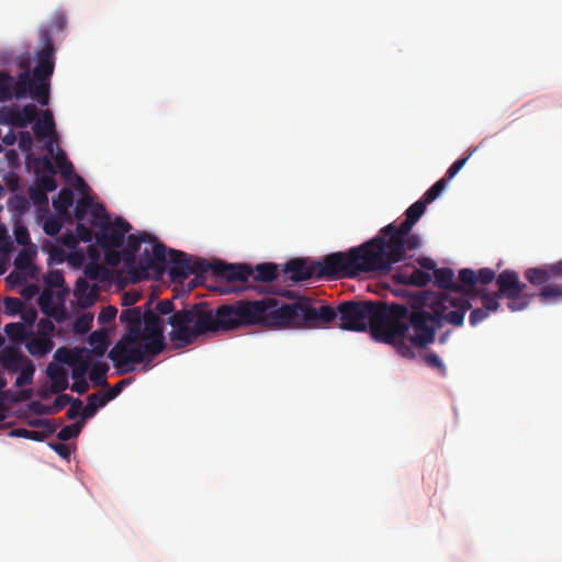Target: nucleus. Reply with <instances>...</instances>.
Segmentation results:
<instances>
[{"instance_id": "obj_26", "label": "nucleus", "mask_w": 562, "mask_h": 562, "mask_svg": "<svg viewBox=\"0 0 562 562\" xmlns=\"http://www.w3.org/2000/svg\"><path fill=\"white\" fill-rule=\"evenodd\" d=\"M109 364L105 362L95 361L91 366L89 378L95 385L108 386L106 373L109 371Z\"/></svg>"}, {"instance_id": "obj_13", "label": "nucleus", "mask_w": 562, "mask_h": 562, "mask_svg": "<svg viewBox=\"0 0 562 562\" xmlns=\"http://www.w3.org/2000/svg\"><path fill=\"white\" fill-rule=\"evenodd\" d=\"M191 257L181 250L167 249L166 263H170L169 276L172 280L183 281L190 276Z\"/></svg>"}, {"instance_id": "obj_50", "label": "nucleus", "mask_w": 562, "mask_h": 562, "mask_svg": "<svg viewBox=\"0 0 562 562\" xmlns=\"http://www.w3.org/2000/svg\"><path fill=\"white\" fill-rule=\"evenodd\" d=\"M472 155V151L469 153L467 157L459 158L456 160L447 170L446 176L443 178L447 179V181L451 180L465 165L469 157Z\"/></svg>"}, {"instance_id": "obj_31", "label": "nucleus", "mask_w": 562, "mask_h": 562, "mask_svg": "<svg viewBox=\"0 0 562 562\" xmlns=\"http://www.w3.org/2000/svg\"><path fill=\"white\" fill-rule=\"evenodd\" d=\"M19 371L21 372L15 380V386L22 387L31 384L35 372L33 362L31 360L26 361Z\"/></svg>"}, {"instance_id": "obj_34", "label": "nucleus", "mask_w": 562, "mask_h": 562, "mask_svg": "<svg viewBox=\"0 0 562 562\" xmlns=\"http://www.w3.org/2000/svg\"><path fill=\"white\" fill-rule=\"evenodd\" d=\"M55 123L50 112L46 111L42 121L34 125V132L36 135L46 136L54 131Z\"/></svg>"}, {"instance_id": "obj_53", "label": "nucleus", "mask_w": 562, "mask_h": 562, "mask_svg": "<svg viewBox=\"0 0 562 562\" xmlns=\"http://www.w3.org/2000/svg\"><path fill=\"white\" fill-rule=\"evenodd\" d=\"M487 317H488L487 312L485 310H483L482 307H477V308L472 310V312L470 313L469 323L471 326H476L481 322L486 319Z\"/></svg>"}, {"instance_id": "obj_20", "label": "nucleus", "mask_w": 562, "mask_h": 562, "mask_svg": "<svg viewBox=\"0 0 562 562\" xmlns=\"http://www.w3.org/2000/svg\"><path fill=\"white\" fill-rule=\"evenodd\" d=\"M29 360L15 348H7L0 352V364L9 372H18Z\"/></svg>"}, {"instance_id": "obj_9", "label": "nucleus", "mask_w": 562, "mask_h": 562, "mask_svg": "<svg viewBox=\"0 0 562 562\" xmlns=\"http://www.w3.org/2000/svg\"><path fill=\"white\" fill-rule=\"evenodd\" d=\"M132 229V225L124 218L117 217L114 222L111 220L98 232L95 240L103 249L120 248L125 238V234Z\"/></svg>"}, {"instance_id": "obj_47", "label": "nucleus", "mask_w": 562, "mask_h": 562, "mask_svg": "<svg viewBox=\"0 0 562 562\" xmlns=\"http://www.w3.org/2000/svg\"><path fill=\"white\" fill-rule=\"evenodd\" d=\"M32 265V256L29 250L22 249L14 259V266L16 269L26 270Z\"/></svg>"}, {"instance_id": "obj_22", "label": "nucleus", "mask_w": 562, "mask_h": 562, "mask_svg": "<svg viewBox=\"0 0 562 562\" xmlns=\"http://www.w3.org/2000/svg\"><path fill=\"white\" fill-rule=\"evenodd\" d=\"M15 98V79L7 71H0V102Z\"/></svg>"}, {"instance_id": "obj_15", "label": "nucleus", "mask_w": 562, "mask_h": 562, "mask_svg": "<svg viewBox=\"0 0 562 562\" xmlns=\"http://www.w3.org/2000/svg\"><path fill=\"white\" fill-rule=\"evenodd\" d=\"M434 276L436 279V284L446 291H449L453 297H456L452 293L460 294L464 296L465 292L469 288H464V285L460 282L454 281L453 270L450 268H438L434 270Z\"/></svg>"}, {"instance_id": "obj_45", "label": "nucleus", "mask_w": 562, "mask_h": 562, "mask_svg": "<svg viewBox=\"0 0 562 562\" xmlns=\"http://www.w3.org/2000/svg\"><path fill=\"white\" fill-rule=\"evenodd\" d=\"M93 317L90 314H82L75 321L74 328L76 333L85 334L92 325Z\"/></svg>"}, {"instance_id": "obj_14", "label": "nucleus", "mask_w": 562, "mask_h": 562, "mask_svg": "<svg viewBox=\"0 0 562 562\" xmlns=\"http://www.w3.org/2000/svg\"><path fill=\"white\" fill-rule=\"evenodd\" d=\"M496 278L495 271L491 268H482L477 271L464 268L461 269L458 274V279L464 288H474L476 284L486 285Z\"/></svg>"}, {"instance_id": "obj_4", "label": "nucleus", "mask_w": 562, "mask_h": 562, "mask_svg": "<svg viewBox=\"0 0 562 562\" xmlns=\"http://www.w3.org/2000/svg\"><path fill=\"white\" fill-rule=\"evenodd\" d=\"M427 203L420 199L405 212L406 218L400 224L391 223L384 226L376 236L359 245L372 273L391 271L393 265L402 261L407 251L417 250L420 239L411 234L413 226L426 211Z\"/></svg>"}, {"instance_id": "obj_56", "label": "nucleus", "mask_w": 562, "mask_h": 562, "mask_svg": "<svg viewBox=\"0 0 562 562\" xmlns=\"http://www.w3.org/2000/svg\"><path fill=\"white\" fill-rule=\"evenodd\" d=\"M142 295L138 291L125 292L123 295V305L132 306L140 300Z\"/></svg>"}, {"instance_id": "obj_3", "label": "nucleus", "mask_w": 562, "mask_h": 562, "mask_svg": "<svg viewBox=\"0 0 562 562\" xmlns=\"http://www.w3.org/2000/svg\"><path fill=\"white\" fill-rule=\"evenodd\" d=\"M472 307L467 299H456L451 294H441L434 303L432 312L416 308L406 312L398 317L395 325L400 327L394 334L392 345L396 352L407 359L415 358V348L424 349L435 341L436 331L442 325V321L454 326H461L465 313Z\"/></svg>"}, {"instance_id": "obj_58", "label": "nucleus", "mask_w": 562, "mask_h": 562, "mask_svg": "<svg viewBox=\"0 0 562 562\" xmlns=\"http://www.w3.org/2000/svg\"><path fill=\"white\" fill-rule=\"evenodd\" d=\"M125 384V381L122 380L119 383H116L113 387L106 391L104 394L105 400L109 402L113 398H115L122 391L123 385Z\"/></svg>"}, {"instance_id": "obj_23", "label": "nucleus", "mask_w": 562, "mask_h": 562, "mask_svg": "<svg viewBox=\"0 0 562 562\" xmlns=\"http://www.w3.org/2000/svg\"><path fill=\"white\" fill-rule=\"evenodd\" d=\"M35 82L29 70L20 72L15 80V99H22L30 94Z\"/></svg>"}, {"instance_id": "obj_11", "label": "nucleus", "mask_w": 562, "mask_h": 562, "mask_svg": "<svg viewBox=\"0 0 562 562\" xmlns=\"http://www.w3.org/2000/svg\"><path fill=\"white\" fill-rule=\"evenodd\" d=\"M498 290L496 296L512 299L525 292L526 284L520 282L519 276L514 270H504L496 278Z\"/></svg>"}, {"instance_id": "obj_10", "label": "nucleus", "mask_w": 562, "mask_h": 562, "mask_svg": "<svg viewBox=\"0 0 562 562\" xmlns=\"http://www.w3.org/2000/svg\"><path fill=\"white\" fill-rule=\"evenodd\" d=\"M213 272L228 282H247L252 276V268L247 263H225L215 262L212 267Z\"/></svg>"}, {"instance_id": "obj_42", "label": "nucleus", "mask_w": 562, "mask_h": 562, "mask_svg": "<svg viewBox=\"0 0 562 562\" xmlns=\"http://www.w3.org/2000/svg\"><path fill=\"white\" fill-rule=\"evenodd\" d=\"M529 297H530L529 295H527L522 292L521 294H518L515 297L507 299L508 300L507 307L512 312L521 311V310L526 308L527 305L529 304Z\"/></svg>"}, {"instance_id": "obj_39", "label": "nucleus", "mask_w": 562, "mask_h": 562, "mask_svg": "<svg viewBox=\"0 0 562 562\" xmlns=\"http://www.w3.org/2000/svg\"><path fill=\"white\" fill-rule=\"evenodd\" d=\"M88 290V283L83 279H79L76 283V294L78 295V300L81 306L87 307L93 304L94 295L92 292L87 295V297L82 296V292Z\"/></svg>"}, {"instance_id": "obj_59", "label": "nucleus", "mask_w": 562, "mask_h": 562, "mask_svg": "<svg viewBox=\"0 0 562 562\" xmlns=\"http://www.w3.org/2000/svg\"><path fill=\"white\" fill-rule=\"evenodd\" d=\"M66 26V18L65 15L61 13V12H57L55 15H54V20L52 22V27L58 30V31H61L64 30Z\"/></svg>"}, {"instance_id": "obj_7", "label": "nucleus", "mask_w": 562, "mask_h": 562, "mask_svg": "<svg viewBox=\"0 0 562 562\" xmlns=\"http://www.w3.org/2000/svg\"><path fill=\"white\" fill-rule=\"evenodd\" d=\"M525 279L535 286H541L539 296L542 301L562 299V260L540 267L528 268Z\"/></svg>"}, {"instance_id": "obj_52", "label": "nucleus", "mask_w": 562, "mask_h": 562, "mask_svg": "<svg viewBox=\"0 0 562 562\" xmlns=\"http://www.w3.org/2000/svg\"><path fill=\"white\" fill-rule=\"evenodd\" d=\"M76 232L78 239L81 241L89 243L93 238L92 229L82 222L77 223Z\"/></svg>"}, {"instance_id": "obj_6", "label": "nucleus", "mask_w": 562, "mask_h": 562, "mask_svg": "<svg viewBox=\"0 0 562 562\" xmlns=\"http://www.w3.org/2000/svg\"><path fill=\"white\" fill-rule=\"evenodd\" d=\"M147 238L151 239V237L146 233L139 235L131 234L127 236L126 246L122 249L124 255V265L128 268V271L135 281L147 278L150 269L159 271L165 270L167 247L157 240H155L153 246V254L150 255L149 250L146 248L140 255L138 261H136V254L140 248V244L146 241Z\"/></svg>"}, {"instance_id": "obj_21", "label": "nucleus", "mask_w": 562, "mask_h": 562, "mask_svg": "<svg viewBox=\"0 0 562 562\" xmlns=\"http://www.w3.org/2000/svg\"><path fill=\"white\" fill-rule=\"evenodd\" d=\"M278 277V266L272 262L259 263L252 269L250 278L255 282H272Z\"/></svg>"}, {"instance_id": "obj_28", "label": "nucleus", "mask_w": 562, "mask_h": 562, "mask_svg": "<svg viewBox=\"0 0 562 562\" xmlns=\"http://www.w3.org/2000/svg\"><path fill=\"white\" fill-rule=\"evenodd\" d=\"M26 349L32 356H44L50 351L52 341L43 337H35L27 341Z\"/></svg>"}, {"instance_id": "obj_36", "label": "nucleus", "mask_w": 562, "mask_h": 562, "mask_svg": "<svg viewBox=\"0 0 562 562\" xmlns=\"http://www.w3.org/2000/svg\"><path fill=\"white\" fill-rule=\"evenodd\" d=\"M72 396L68 394H58L53 404L48 407H43V412L48 415H54L59 413L63 408H65L70 402H72Z\"/></svg>"}, {"instance_id": "obj_43", "label": "nucleus", "mask_w": 562, "mask_h": 562, "mask_svg": "<svg viewBox=\"0 0 562 562\" xmlns=\"http://www.w3.org/2000/svg\"><path fill=\"white\" fill-rule=\"evenodd\" d=\"M11 435L14 437H21L26 439H32L35 441H42L45 439V434L37 430H29L24 428H15L11 431Z\"/></svg>"}, {"instance_id": "obj_12", "label": "nucleus", "mask_w": 562, "mask_h": 562, "mask_svg": "<svg viewBox=\"0 0 562 562\" xmlns=\"http://www.w3.org/2000/svg\"><path fill=\"white\" fill-rule=\"evenodd\" d=\"M80 351L71 352L67 349L59 348L55 352V358L60 361L74 366L71 378L74 380L86 379V374L90 368L91 357L86 356L82 358Z\"/></svg>"}, {"instance_id": "obj_54", "label": "nucleus", "mask_w": 562, "mask_h": 562, "mask_svg": "<svg viewBox=\"0 0 562 562\" xmlns=\"http://www.w3.org/2000/svg\"><path fill=\"white\" fill-rule=\"evenodd\" d=\"M70 407L69 409L67 411V418L68 419H75L77 418L79 415L82 416V402L81 400L79 398H72V402H70Z\"/></svg>"}, {"instance_id": "obj_2", "label": "nucleus", "mask_w": 562, "mask_h": 562, "mask_svg": "<svg viewBox=\"0 0 562 562\" xmlns=\"http://www.w3.org/2000/svg\"><path fill=\"white\" fill-rule=\"evenodd\" d=\"M149 300L142 307H127L121 312L120 321L125 324L126 331L109 351L108 357L113 362L119 374H127L135 369V364L150 363L164 351L165 323L160 315L171 314L167 323L171 326L169 339L175 349L186 348L194 344L201 336L220 331H229L251 325H238L232 328H217L218 311L223 306H233L238 302H255L256 300H237L229 304H222L213 310L207 302L187 304L175 311L172 300H162L157 303L155 311Z\"/></svg>"}, {"instance_id": "obj_38", "label": "nucleus", "mask_w": 562, "mask_h": 562, "mask_svg": "<svg viewBox=\"0 0 562 562\" xmlns=\"http://www.w3.org/2000/svg\"><path fill=\"white\" fill-rule=\"evenodd\" d=\"M55 162L61 173L63 177L65 178H68L72 175L74 172V166L68 160L66 154L64 151H59L56 156H55Z\"/></svg>"}, {"instance_id": "obj_51", "label": "nucleus", "mask_w": 562, "mask_h": 562, "mask_svg": "<svg viewBox=\"0 0 562 562\" xmlns=\"http://www.w3.org/2000/svg\"><path fill=\"white\" fill-rule=\"evenodd\" d=\"M43 228L48 236H56L61 229V224L57 218L49 217L44 222Z\"/></svg>"}, {"instance_id": "obj_40", "label": "nucleus", "mask_w": 562, "mask_h": 562, "mask_svg": "<svg viewBox=\"0 0 562 562\" xmlns=\"http://www.w3.org/2000/svg\"><path fill=\"white\" fill-rule=\"evenodd\" d=\"M18 109L2 108L0 109V124L12 125L18 127Z\"/></svg>"}, {"instance_id": "obj_35", "label": "nucleus", "mask_w": 562, "mask_h": 562, "mask_svg": "<svg viewBox=\"0 0 562 562\" xmlns=\"http://www.w3.org/2000/svg\"><path fill=\"white\" fill-rule=\"evenodd\" d=\"M93 206L92 200L89 195L81 196L75 206V217L78 222H82L88 215L90 209Z\"/></svg>"}, {"instance_id": "obj_24", "label": "nucleus", "mask_w": 562, "mask_h": 562, "mask_svg": "<svg viewBox=\"0 0 562 562\" xmlns=\"http://www.w3.org/2000/svg\"><path fill=\"white\" fill-rule=\"evenodd\" d=\"M72 204L74 192L69 188L61 189L57 198L53 199V207L61 215L66 214Z\"/></svg>"}, {"instance_id": "obj_60", "label": "nucleus", "mask_w": 562, "mask_h": 562, "mask_svg": "<svg viewBox=\"0 0 562 562\" xmlns=\"http://www.w3.org/2000/svg\"><path fill=\"white\" fill-rule=\"evenodd\" d=\"M15 240L19 245H26L30 243L29 232L25 228H19L15 231Z\"/></svg>"}, {"instance_id": "obj_32", "label": "nucleus", "mask_w": 562, "mask_h": 562, "mask_svg": "<svg viewBox=\"0 0 562 562\" xmlns=\"http://www.w3.org/2000/svg\"><path fill=\"white\" fill-rule=\"evenodd\" d=\"M30 94L35 98L40 104L49 103V82L36 81Z\"/></svg>"}, {"instance_id": "obj_33", "label": "nucleus", "mask_w": 562, "mask_h": 562, "mask_svg": "<svg viewBox=\"0 0 562 562\" xmlns=\"http://www.w3.org/2000/svg\"><path fill=\"white\" fill-rule=\"evenodd\" d=\"M83 424H85L83 420H80V422H76L72 425L64 426L57 434V438L63 442L68 441L74 438H77L79 436V434L81 432Z\"/></svg>"}, {"instance_id": "obj_62", "label": "nucleus", "mask_w": 562, "mask_h": 562, "mask_svg": "<svg viewBox=\"0 0 562 562\" xmlns=\"http://www.w3.org/2000/svg\"><path fill=\"white\" fill-rule=\"evenodd\" d=\"M42 428L44 429L42 432L45 434V438H46L56 431L57 426L54 423H52L50 420L44 419V425Z\"/></svg>"}, {"instance_id": "obj_27", "label": "nucleus", "mask_w": 562, "mask_h": 562, "mask_svg": "<svg viewBox=\"0 0 562 562\" xmlns=\"http://www.w3.org/2000/svg\"><path fill=\"white\" fill-rule=\"evenodd\" d=\"M44 167L49 171L47 175H42L38 177V186L45 191L52 192L57 188V181L54 177L55 169L52 161L48 158L44 159Z\"/></svg>"}, {"instance_id": "obj_63", "label": "nucleus", "mask_w": 562, "mask_h": 562, "mask_svg": "<svg viewBox=\"0 0 562 562\" xmlns=\"http://www.w3.org/2000/svg\"><path fill=\"white\" fill-rule=\"evenodd\" d=\"M61 243L66 247L72 248L77 245V238L72 234H66L61 237Z\"/></svg>"}, {"instance_id": "obj_61", "label": "nucleus", "mask_w": 562, "mask_h": 562, "mask_svg": "<svg viewBox=\"0 0 562 562\" xmlns=\"http://www.w3.org/2000/svg\"><path fill=\"white\" fill-rule=\"evenodd\" d=\"M85 274L87 278L94 280L99 277V266L90 263L85 268Z\"/></svg>"}, {"instance_id": "obj_57", "label": "nucleus", "mask_w": 562, "mask_h": 562, "mask_svg": "<svg viewBox=\"0 0 562 562\" xmlns=\"http://www.w3.org/2000/svg\"><path fill=\"white\" fill-rule=\"evenodd\" d=\"M89 390V383L87 379L74 380L71 391L78 394H85Z\"/></svg>"}, {"instance_id": "obj_29", "label": "nucleus", "mask_w": 562, "mask_h": 562, "mask_svg": "<svg viewBox=\"0 0 562 562\" xmlns=\"http://www.w3.org/2000/svg\"><path fill=\"white\" fill-rule=\"evenodd\" d=\"M88 214L90 215V224L100 229L110 221V215L102 204H93Z\"/></svg>"}, {"instance_id": "obj_18", "label": "nucleus", "mask_w": 562, "mask_h": 562, "mask_svg": "<svg viewBox=\"0 0 562 562\" xmlns=\"http://www.w3.org/2000/svg\"><path fill=\"white\" fill-rule=\"evenodd\" d=\"M469 297H480L482 301V308L490 314V312H496L499 308L498 300L502 296H496V292L490 294L487 291L483 289L469 288L465 292L464 296H458L457 299H467Z\"/></svg>"}, {"instance_id": "obj_49", "label": "nucleus", "mask_w": 562, "mask_h": 562, "mask_svg": "<svg viewBox=\"0 0 562 562\" xmlns=\"http://www.w3.org/2000/svg\"><path fill=\"white\" fill-rule=\"evenodd\" d=\"M105 261L110 266H117L121 262H124L123 250L116 249H106L104 250Z\"/></svg>"}, {"instance_id": "obj_41", "label": "nucleus", "mask_w": 562, "mask_h": 562, "mask_svg": "<svg viewBox=\"0 0 562 562\" xmlns=\"http://www.w3.org/2000/svg\"><path fill=\"white\" fill-rule=\"evenodd\" d=\"M424 361L428 367L437 369L442 376L447 374L446 366L437 353L427 352L424 357Z\"/></svg>"}, {"instance_id": "obj_8", "label": "nucleus", "mask_w": 562, "mask_h": 562, "mask_svg": "<svg viewBox=\"0 0 562 562\" xmlns=\"http://www.w3.org/2000/svg\"><path fill=\"white\" fill-rule=\"evenodd\" d=\"M40 37L43 43V48L37 54V61L33 70V79L35 81L49 82L55 68V47L50 30H41Z\"/></svg>"}, {"instance_id": "obj_1", "label": "nucleus", "mask_w": 562, "mask_h": 562, "mask_svg": "<svg viewBox=\"0 0 562 562\" xmlns=\"http://www.w3.org/2000/svg\"><path fill=\"white\" fill-rule=\"evenodd\" d=\"M406 312L402 304H387L382 301H342L336 308L329 305L313 307L306 297L284 303L276 297H265L255 302H238L223 306L218 311L216 327L232 328L238 325H257L268 329L288 327H326L336 318L339 327L350 331H364L370 327L378 341H392L398 333L395 322Z\"/></svg>"}, {"instance_id": "obj_5", "label": "nucleus", "mask_w": 562, "mask_h": 562, "mask_svg": "<svg viewBox=\"0 0 562 562\" xmlns=\"http://www.w3.org/2000/svg\"><path fill=\"white\" fill-rule=\"evenodd\" d=\"M368 258H364L359 246L347 251L326 255L321 260L292 259L285 263L283 274L294 282L310 280L313 277L339 279L356 278L363 273H372Z\"/></svg>"}, {"instance_id": "obj_55", "label": "nucleus", "mask_w": 562, "mask_h": 562, "mask_svg": "<svg viewBox=\"0 0 562 562\" xmlns=\"http://www.w3.org/2000/svg\"><path fill=\"white\" fill-rule=\"evenodd\" d=\"M49 447L63 459H68L70 457V448L63 442H52Z\"/></svg>"}, {"instance_id": "obj_46", "label": "nucleus", "mask_w": 562, "mask_h": 562, "mask_svg": "<svg viewBox=\"0 0 562 562\" xmlns=\"http://www.w3.org/2000/svg\"><path fill=\"white\" fill-rule=\"evenodd\" d=\"M23 308V302L18 297H7L4 300V313L14 316Z\"/></svg>"}, {"instance_id": "obj_30", "label": "nucleus", "mask_w": 562, "mask_h": 562, "mask_svg": "<svg viewBox=\"0 0 562 562\" xmlns=\"http://www.w3.org/2000/svg\"><path fill=\"white\" fill-rule=\"evenodd\" d=\"M18 127H26L31 124L38 115L37 108L30 103L25 104L21 110H18Z\"/></svg>"}, {"instance_id": "obj_16", "label": "nucleus", "mask_w": 562, "mask_h": 562, "mask_svg": "<svg viewBox=\"0 0 562 562\" xmlns=\"http://www.w3.org/2000/svg\"><path fill=\"white\" fill-rule=\"evenodd\" d=\"M393 280L400 284H408L415 286L427 285L431 278L430 274L415 267H406L393 274Z\"/></svg>"}, {"instance_id": "obj_44", "label": "nucleus", "mask_w": 562, "mask_h": 562, "mask_svg": "<svg viewBox=\"0 0 562 562\" xmlns=\"http://www.w3.org/2000/svg\"><path fill=\"white\" fill-rule=\"evenodd\" d=\"M213 265H211L207 260L196 258L192 259L190 261V274H203L207 272L210 269H212Z\"/></svg>"}, {"instance_id": "obj_48", "label": "nucleus", "mask_w": 562, "mask_h": 562, "mask_svg": "<svg viewBox=\"0 0 562 562\" xmlns=\"http://www.w3.org/2000/svg\"><path fill=\"white\" fill-rule=\"evenodd\" d=\"M116 314H117L116 307H114L112 305H108V306L103 307L102 311L100 312V314L98 316V321L102 325L110 324L111 322H113L115 319Z\"/></svg>"}, {"instance_id": "obj_17", "label": "nucleus", "mask_w": 562, "mask_h": 562, "mask_svg": "<svg viewBox=\"0 0 562 562\" xmlns=\"http://www.w3.org/2000/svg\"><path fill=\"white\" fill-rule=\"evenodd\" d=\"M89 345L92 347L91 350L87 348H82L80 353H83L86 356H90L92 358V355L97 357H103L108 350V347L110 345L108 339V334L104 329L94 330L89 336Z\"/></svg>"}, {"instance_id": "obj_37", "label": "nucleus", "mask_w": 562, "mask_h": 562, "mask_svg": "<svg viewBox=\"0 0 562 562\" xmlns=\"http://www.w3.org/2000/svg\"><path fill=\"white\" fill-rule=\"evenodd\" d=\"M447 186V179L446 178H441L440 180H438L437 182H435L424 194L423 196V200H425V202L428 204V203H431L432 201H435L440 194L441 192L445 190Z\"/></svg>"}, {"instance_id": "obj_19", "label": "nucleus", "mask_w": 562, "mask_h": 562, "mask_svg": "<svg viewBox=\"0 0 562 562\" xmlns=\"http://www.w3.org/2000/svg\"><path fill=\"white\" fill-rule=\"evenodd\" d=\"M47 376L52 380L50 391L54 394H59L68 389V379L65 368L61 366L50 362L46 369Z\"/></svg>"}, {"instance_id": "obj_25", "label": "nucleus", "mask_w": 562, "mask_h": 562, "mask_svg": "<svg viewBox=\"0 0 562 562\" xmlns=\"http://www.w3.org/2000/svg\"><path fill=\"white\" fill-rule=\"evenodd\" d=\"M106 402L108 401L104 395H100L99 393L88 395L87 405L85 407L82 406L83 411L81 420L85 422V419L92 417L97 413L98 408L105 405Z\"/></svg>"}, {"instance_id": "obj_64", "label": "nucleus", "mask_w": 562, "mask_h": 562, "mask_svg": "<svg viewBox=\"0 0 562 562\" xmlns=\"http://www.w3.org/2000/svg\"><path fill=\"white\" fill-rule=\"evenodd\" d=\"M43 407H46L45 405L38 403V402H33L31 404V408L36 413V414H46L45 412H43Z\"/></svg>"}]
</instances>
